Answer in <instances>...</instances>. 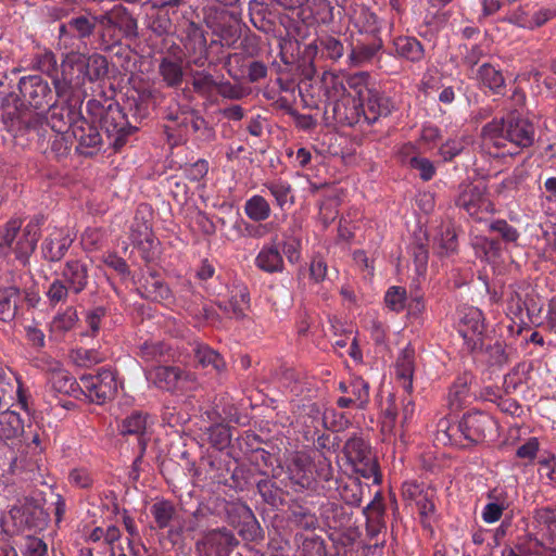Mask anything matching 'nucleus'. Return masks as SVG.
<instances>
[{"instance_id": "f257e3e1", "label": "nucleus", "mask_w": 556, "mask_h": 556, "mask_svg": "<svg viewBox=\"0 0 556 556\" xmlns=\"http://www.w3.org/2000/svg\"><path fill=\"white\" fill-rule=\"evenodd\" d=\"M534 142V127L516 113L493 119L481 131L482 149L493 157L514 156Z\"/></svg>"}, {"instance_id": "f03ea898", "label": "nucleus", "mask_w": 556, "mask_h": 556, "mask_svg": "<svg viewBox=\"0 0 556 556\" xmlns=\"http://www.w3.org/2000/svg\"><path fill=\"white\" fill-rule=\"evenodd\" d=\"M22 219L12 218L0 228V256L25 266L34 253L40 238L38 223L29 222L22 228Z\"/></svg>"}, {"instance_id": "7ed1b4c3", "label": "nucleus", "mask_w": 556, "mask_h": 556, "mask_svg": "<svg viewBox=\"0 0 556 556\" xmlns=\"http://www.w3.org/2000/svg\"><path fill=\"white\" fill-rule=\"evenodd\" d=\"M440 425L445 427L441 432L445 434L448 442L460 447L483 442L489 433L496 432L495 420L482 412L465 414L457 425L448 426L445 421Z\"/></svg>"}, {"instance_id": "20e7f679", "label": "nucleus", "mask_w": 556, "mask_h": 556, "mask_svg": "<svg viewBox=\"0 0 556 556\" xmlns=\"http://www.w3.org/2000/svg\"><path fill=\"white\" fill-rule=\"evenodd\" d=\"M368 74L357 73L351 75L348 79V86L356 92L359 98L362 122L370 125L380 117L388 116L393 110L392 101L367 86Z\"/></svg>"}, {"instance_id": "39448f33", "label": "nucleus", "mask_w": 556, "mask_h": 556, "mask_svg": "<svg viewBox=\"0 0 556 556\" xmlns=\"http://www.w3.org/2000/svg\"><path fill=\"white\" fill-rule=\"evenodd\" d=\"M343 453L356 472L366 479L372 478L376 483L380 482L378 460L370 445L361 435L354 433L350 437L343 446Z\"/></svg>"}, {"instance_id": "423d86ee", "label": "nucleus", "mask_w": 556, "mask_h": 556, "mask_svg": "<svg viewBox=\"0 0 556 556\" xmlns=\"http://www.w3.org/2000/svg\"><path fill=\"white\" fill-rule=\"evenodd\" d=\"M332 87L337 91L339 89L342 94L336 101L328 103L325 106V115L327 118H332L333 122L341 126H354L362 123L359 98L355 94H345V88L342 83H338L332 77Z\"/></svg>"}, {"instance_id": "0eeeda50", "label": "nucleus", "mask_w": 556, "mask_h": 556, "mask_svg": "<svg viewBox=\"0 0 556 556\" xmlns=\"http://www.w3.org/2000/svg\"><path fill=\"white\" fill-rule=\"evenodd\" d=\"M18 90L30 108L45 113L55 101V94L50 84L39 75L25 76L20 79Z\"/></svg>"}, {"instance_id": "6e6552de", "label": "nucleus", "mask_w": 556, "mask_h": 556, "mask_svg": "<svg viewBox=\"0 0 556 556\" xmlns=\"http://www.w3.org/2000/svg\"><path fill=\"white\" fill-rule=\"evenodd\" d=\"M186 37L182 41L189 63L201 68L205 65H216L217 62L210 60V49L217 45V40L207 43L205 30L195 22L188 23L185 30Z\"/></svg>"}, {"instance_id": "1a4fd4ad", "label": "nucleus", "mask_w": 556, "mask_h": 556, "mask_svg": "<svg viewBox=\"0 0 556 556\" xmlns=\"http://www.w3.org/2000/svg\"><path fill=\"white\" fill-rule=\"evenodd\" d=\"M239 541L235 533L223 527L204 532L195 542L198 556H230Z\"/></svg>"}, {"instance_id": "9d476101", "label": "nucleus", "mask_w": 556, "mask_h": 556, "mask_svg": "<svg viewBox=\"0 0 556 556\" xmlns=\"http://www.w3.org/2000/svg\"><path fill=\"white\" fill-rule=\"evenodd\" d=\"M78 387L91 402L97 404L112 400L117 391L115 375L109 369H103L97 375L81 376Z\"/></svg>"}, {"instance_id": "9b49d317", "label": "nucleus", "mask_w": 556, "mask_h": 556, "mask_svg": "<svg viewBox=\"0 0 556 556\" xmlns=\"http://www.w3.org/2000/svg\"><path fill=\"white\" fill-rule=\"evenodd\" d=\"M455 204L478 220L493 212V204L486 197V187L482 184L462 186Z\"/></svg>"}, {"instance_id": "f8f14e48", "label": "nucleus", "mask_w": 556, "mask_h": 556, "mask_svg": "<svg viewBox=\"0 0 556 556\" xmlns=\"http://www.w3.org/2000/svg\"><path fill=\"white\" fill-rule=\"evenodd\" d=\"M106 113L102 117L101 127L109 137H115L113 146L118 149L124 146L125 138L137 129L129 121L124 108L115 101H106Z\"/></svg>"}, {"instance_id": "ddd939ff", "label": "nucleus", "mask_w": 556, "mask_h": 556, "mask_svg": "<svg viewBox=\"0 0 556 556\" xmlns=\"http://www.w3.org/2000/svg\"><path fill=\"white\" fill-rule=\"evenodd\" d=\"M72 135L77 140L76 152L92 156L97 154L102 146V137L98 128L84 117L83 115L74 123Z\"/></svg>"}, {"instance_id": "4468645a", "label": "nucleus", "mask_w": 556, "mask_h": 556, "mask_svg": "<svg viewBox=\"0 0 556 556\" xmlns=\"http://www.w3.org/2000/svg\"><path fill=\"white\" fill-rule=\"evenodd\" d=\"M129 239L132 245L141 252V256L147 263L156 257L160 242L154 237L148 222L135 218L130 226Z\"/></svg>"}, {"instance_id": "2eb2a0df", "label": "nucleus", "mask_w": 556, "mask_h": 556, "mask_svg": "<svg viewBox=\"0 0 556 556\" xmlns=\"http://www.w3.org/2000/svg\"><path fill=\"white\" fill-rule=\"evenodd\" d=\"M137 291L142 298L157 303H172L174 300L170 288L155 270H149L141 276Z\"/></svg>"}, {"instance_id": "dca6fc26", "label": "nucleus", "mask_w": 556, "mask_h": 556, "mask_svg": "<svg viewBox=\"0 0 556 556\" xmlns=\"http://www.w3.org/2000/svg\"><path fill=\"white\" fill-rule=\"evenodd\" d=\"M80 105L77 104V101L74 103L61 102L60 104L54 101L53 106L47 111L49 113L47 123L52 130L59 134L72 130L74 123L81 116Z\"/></svg>"}, {"instance_id": "f3484780", "label": "nucleus", "mask_w": 556, "mask_h": 556, "mask_svg": "<svg viewBox=\"0 0 556 556\" xmlns=\"http://www.w3.org/2000/svg\"><path fill=\"white\" fill-rule=\"evenodd\" d=\"M311 457L296 453L288 466V479L295 492L308 490L314 484Z\"/></svg>"}, {"instance_id": "a211bd4d", "label": "nucleus", "mask_w": 556, "mask_h": 556, "mask_svg": "<svg viewBox=\"0 0 556 556\" xmlns=\"http://www.w3.org/2000/svg\"><path fill=\"white\" fill-rule=\"evenodd\" d=\"M458 331L464 338L469 351L481 349L482 333L484 331L481 312L477 308H470L460 318Z\"/></svg>"}, {"instance_id": "6ab92c4d", "label": "nucleus", "mask_w": 556, "mask_h": 556, "mask_svg": "<svg viewBox=\"0 0 556 556\" xmlns=\"http://www.w3.org/2000/svg\"><path fill=\"white\" fill-rule=\"evenodd\" d=\"M39 113L33 114L16 103L2 106V122L9 131H22L34 128L39 121Z\"/></svg>"}, {"instance_id": "aec40b11", "label": "nucleus", "mask_w": 556, "mask_h": 556, "mask_svg": "<svg viewBox=\"0 0 556 556\" xmlns=\"http://www.w3.org/2000/svg\"><path fill=\"white\" fill-rule=\"evenodd\" d=\"M147 377L156 388L175 391L179 382L190 379L191 375L178 366H154L147 372Z\"/></svg>"}, {"instance_id": "412c9836", "label": "nucleus", "mask_w": 556, "mask_h": 556, "mask_svg": "<svg viewBox=\"0 0 556 556\" xmlns=\"http://www.w3.org/2000/svg\"><path fill=\"white\" fill-rule=\"evenodd\" d=\"M74 238L64 228H54L45 239L42 251L49 262L62 260L72 245Z\"/></svg>"}, {"instance_id": "4be33fe9", "label": "nucleus", "mask_w": 556, "mask_h": 556, "mask_svg": "<svg viewBox=\"0 0 556 556\" xmlns=\"http://www.w3.org/2000/svg\"><path fill=\"white\" fill-rule=\"evenodd\" d=\"M64 281L73 293L83 292L89 280V265L81 260H68L62 270Z\"/></svg>"}, {"instance_id": "5701e85b", "label": "nucleus", "mask_w": 556, "mask_h": 556, "mask_svg": "<svg viewBox=\"0 0 556 556\" xmlns=\"http://www.w3.org/2000/svg\"><path fill=\"white\" fill-rule=\"evenodd\" d=\"M21 438L27 441L24 433V422L21 416L12 410H4L0 413V441L9 444H15L16 441L21 442Z\"/></svg>"}, {"instance_id": "b1692460", "label": "nucleus", "mask_w": 556, "mask_h": 556, "mask_svg": "<svg viewBox=\"0 0 556 556\" xmlns=\"http://www.w3.org/2000/svg\"><path fill=\"white\" fill-rule=\"evenodd\" d=\"M73 68V63H63L61 76H53L55 102L60 99L63 103H74L75 101H77V104L83 103L80 97L76 94V86L73 84L71 73L68 72V70Z\"/></svg>"}, {"instance_id": "393cba45", "label": "nucleus", "mask_w": 556, "mask_h": 556, "mask_svg": "<svg viewBox=\"0 0 556 556\" xmlns=\"http://www.w3.org/2000/svg\"><path fill=\"white\" fill-rule=\"evenodd\" d=\"M258 475L261 479L255 482V486L263 502L273 508L283 505L287 492L277 484L274 476L269 477L263 470H260Z\"/></svg>"}, {"instance_id": "a878e982", "label": "nucleus", "mask_w": 556, "mask_h": 556, "mask_svg": "<svg viewBox=\"0 0 556 556\" xmlns=\"http://www.w3.org/2000/svg\"><path fill=\"white\" fill-rule=\"evenodd\" d=\"M182 63L180 56L177 59L164 56L160 60L157 73L166 87L178 89L182 85L185 78Z\"/></svg>"}, {"instance_id": "bb28decb", "label": "nucleus", "mask_w": 556, "mask_h": 556, "mask_svg": "<svg viewBox=\"0 0 556 556\" xmlns=\"http://www.w3.org/2000/svg\"><path fill=\"white\" fill-rule=\"evenodd\" d=\"M77 66V70L84 73L85 77L91 81H98L104 79L109 74V61L108 59L99 53H92L87 59H78L76 62H72Z\"/></svg>"}, {"instance_id": "cd10ccee", "label": "nucleus", "mask_w": 556, "mask_h": 556, "mask_svg": "<svg viewBox=\"0 0 556 556\" xmlns=\"http://www.w3.org/2000/svg\"><path fill=\"white\" fill-rule=\"evenodd\" d=\"M139 356L146 363H168L174 361L176 351L165 341H147L140 345Z\"/></svg>"}, {"instance_id": "c85d7f7f", "label": "nucleus", "mask_w": 556, "mask_h": 556, "mask_svg": "<svg viewBox=\"0 0 556 556\" xmlns=\"http://www.w3.org/2000/svg\"><path fill=\"white\" fill-rule=\"evenodd\" d=\"M218 307L229 317L243 319L250 309V292L247 287H236L227 303H218Z\"/></svg>"}, {"instance_id": "c756f323", "label": "nucleus", "mask_w": 556, "mask_h": 556, "mask_svg": "<svg viewBox=\"0 0 556 556\" xmlns=\"http://www.w3.org/2000/svg\"><path fill=\"white\" fill-rule=\"evenodd\" d=\"M21 301L22 293L17 287L0 288V320L3 323L13 321Z\"/></svg>"}, {"instance_id": "7c9ffc66", "label": "nucleus", "mask_w": 556, "mask_h": 556, "mask_svg": "<svg viewBox=\"0 0 556 556\" xmlns=\"http://www.w3.org/2000/svg\"><path fill=\"white\" fill-rule=\"evenodd\" d=\"M288 521L294 527L306 531H313L319 526L315 513L298 501H293L289 506Z\"/></svg>"}, {"instance_id": "2f4dec72", "label": "nucleus", "mask_w": 556, "mask_h": 556, "mask_svg": "<svg viewBox=\"0 0 556 556\" xmlns=\"http://www.w3.org/2000/svg\"><path fill=\"white\" fill-rule=\"evenodd\" d=\"M113 27L117 28L125 38L136 39L139 37L137 18L123 4L113 7Z\"/></svg>"}, {"instance_id": "473e14b6", "label": "nucleus", "mask_w": 556, "mask_h": 556, "mask_svg": "<svg viewBox=\"0 0 556 556\" xmlns=\"http://www.w3.org/2000/svg\"><path fill=\"white\" fill-rule=\"evenodd\" d=\"M255 262L260 269L269 274L283 270V260L276 244L264 247L256 256Z\"/></svg>"}, {"instance_id": "72a5a7b5", "label": "nucleus", "mask_w": 556, "mask_h": 556, "mask_svg": "<svg viewBox=\"0 0 556 556\" xmlns=\"http://www.w3.org/2000/svg\"><path fill=\"white\" fill-rule=\"evenodd\" d=\"M414 358V350L406 348L401 352L395 364L396 378L403 381V386L407 391H410L413 388Z\"/></svg>"}, {"instance_id": "f704fd0d", "label": "nucleus", "mask_w": 556, "mask_h": 556, "mask_svg": "<svg viewBox=\"0 0 556 556\" xmlns=\"http://www.w3.org/2000/svg\"><path fill=\"white\" fill-rule=\"evenodd\" d=\"M194 357L202 368L212 367L217 374L226 370L227 366L223 356L208 345H198L194 350Z\"/></svg>"}, {"instance_id": "c9c22d12", "label": "nucleus", "mask_w": 556, "mask_h": 556, "mask_svg": "<svg viewBox=\"0 0 556 556\" xmlns=\"http://www.w3.org/2000/svg\"><path fill=\"white\" fill-rule=\"evenodd\" d=\"M396 52L402 58L412 62H419L424 59V47L414 37H399L394 41Z\"/></svg>"}, {"instance_id": "e433bc0d", "label": "nucleus", "mask_w": 556, "mask_h": 556, "mask_svg": "<svg viewBox=\"0 0 556 556\" xmlns=\"http://www.w3.org/2000/svg\"><path fill=\"white\" fill-rule=\"evenodd\" d=\"M321 518L331 529H338L345 526L350 521L349 515L344 507L336 502H328L321 507Z\"/></svg>"}, {"instance_id": "4c0bfd02", "label": "nucleus", "mask_w": 556, "mask_h": 556, "mask_svg": "<svg viewBox=\"0 0 556 556\" xmlns=\"http://www.w3.org/2000/svg\"><path fill=\"white\" fill-rule=\"evenodd\" d=\"M478 77L482 85L493 92L501 93L505 89V79L502 72L489 63L480 66Z\"/></svg>"}, {"instance_id": "58836bf2", "label": "nucleus", "mask_w": 556, "mask_h": 556, "mask_svg": "<svg viewBox=\"0 0 556 556\" xmlns=\"http://www.w3.org/2000/svg\"><path fill=\"white\" fill-rule=\"evenodd\" d=\"M217 80L206 71L191 72V86L193 91L201 97H208L216 91Z\"/></svg>"}, {"instance_id": "ea45409f", "label": "nucleus", "mask_w": 556, "mask_h": 556, "mask_svg": "<svg viewBox=\"0 0 556 556\" xmlns=\"http://www.w3.org/2000/svg\"><path fill=\"white\" fill-rule=\"evenodd\" d=\"M148 415L140 412H134L124 418L118 427L122 435H142L147 429Z\"/></svg>"}, {"instance_id": "a19ab883", "label": "nucleus", "mask_w": 556, "mask_h": 556, "mask_svg": "<svg viewBox=\"0 0 556 556\" xmlns=\"http://www.w3.org/2000/svg\"><path fill=\"white\" fill-rule=\"evenodd\" d=\"M245 214L254 222H262L269 217L270 206L262 195H254L247 201Z\"/></svg>"}, {"instance_id": "79ce46f5", "label": "nucleus", "mask_w": 556, "mask_h": 556, "mask_svg": "<svg viewBox=\"0 0 556 556\" xmlns=\"http://www.w3.org/2000/svg\"><path fill=\"white\" fill-rule=\"evenodd\" d=\"M339 493L345 504L359 507L363 500V485L358 479H349L348 482L339 486Z\"/></svg>"}, {"instance_id": "37998d69", "label": "nucleus", "mask_w": 556, "mask_h": 556, "mask_svg": "<svg viewBox=\"0 0 556 556\" xmlns=\"http://www.w3.org/2000/svg\"><path fill=\"white\" fill-rule=\"evenodd\" d=\"M73 362L81 367L97 365L105 359V354L98 349L79 348L71 353Z\"/></svg>"}, {"instance_id": "c03bdc74", "label": "nucleus", "mask_w": 556, "mask_h": 556, "mask_svg": "<svg viewBox=\"0 0 556 556\" xmlns=\"http://www.w3.org/2000/svg\"><path fill=\"white\" fill-rule=\"evenodd\" d=\"M213 34L218 38L217 43L231 47L240 38L241 29L238 24L218 23Z\"/></svg>"}, {"instance_id": "a18cd8bd", "label": "nucleus", "mask_w": 556, "mask_h": 556, "mask_svg": "<svg viewBox=\"0 0 556 556\" xmlns=\"http://www.w3.org/2000/svg\"><path fill=\"white\" fill-rule=\"evenodd\" d=\"M151 514L160 529L169 526L173 517L176 514L175 506L169 501L156 502L151 507Z\"/></svg>"}, {"instance_id": "49530a36", "label": "nucleus", "mask_w": 556, "mask_h": 556, "mask_svg": "<svg viewBox=\"0 0 556 556\" xmlns=\"http://www.w3.org/2000/svg\"><path fill=\"white\" fill-rule=\"evenodd\" d=\"M187 121L190 124L189 128L198 139L203 141H211L214 139V129L208 126V123L199 114L198 111L191 110V116Z\"/></svg>"}, {"instance_id": "de8ad7c7", "label": "nucleus", "mask_w": 556, "mask_h": 556, "mask_svg": "<svg viewBox=\"0 0 556 556\" xmlns=\"http://www.w3.org/2000/svg\"><path fill=\"white\" fill-rule=\"evenodd\" d=\"M275 198L278 206L283 207L287 203H293L292 189L290 184L282 180L268 181L264 185Z\"/></svg>"}, {"instance_id": "09e8293b", "label": "nucleus", "mask_w": 556, "mask_h": 556, "mask_svg": "<svg viewBox=\"0 0 556 556\" xmlns=\"http://www.w3.org/2000/svg\"><path fill=\"white\" fill-rule=\"evenodd\" d=\"M340 437L330 433L318 434L314 441V447L323 458L328 457L330 454H337L340 448Z\"/></svg>"}, {"instance_id": "8fccbe9b", "label": "nucleus", "mask_w": 556, "mask_h": 556, "mask_svg": "<svg viewBox=\"0 0 556 556\" xmlns=\"http://www.w3.org/2000/svg\"><path fill=\"white\" fill-rule=\"evenodd\" d=\"M323 54L332 61H338L344 53L343 43L333 36L325 35L318 38Z\"/></svg>"}, {"instance_id": "3c124183", "label": "nucleus", "mask_w": 556, "mask_h": 556, "mask_svg": "<svg viewBox=\"0 0 556 556\" xmlns=\"http://www.w3.org/2000/svg\"><path fill=\"white\" fill-rule=\"evenodd\" d=\"M72 143L68 138L64 135V132L53 136V139L50 142V148L48 151V155L56 161H61L68 156L71 152Z\"/></svg>"}, {"instance_id": "603ef678", "label": "nucleus", "mask_w": 556, "mask_h": 556, "mask_svg": "<svg viewBox=\"0 0 556 556\" xmlns=\"http://www.w3.org/2000/svg\"><path fill=\"white\" fill-rule=\"evenodd\" d=\"M24 517L25 525L29 530H42L47 526L48 515L38 505L26 507Z\"/></svg>"}, {"instance_id": "864d4df0", "label": "nucleus", "mask_w": 556, "mask_h": 556, "mask_svg": "<svg viewBox=\"0 0 556 556\" xmlns=\"http://www.w3.org/2000/svg\"><path fill=\"white\" fill-rule=\"evenodd\" d=\"M78 321L77 311L74 307H67L64 313L53 318L52 330L58 332H66L74 328Z\"/></svg>"}, {"instance_id": "5fc2aeb1", "label": "nucleus", "mask_w": 556, "mask_h": 556, "mask_svg": "<svg viewBox=\"0 0 556 556\" xmlns=\"http://www.w3.org/2000/svg\"><path fill=\"white\" fill-rule=\"evenodd\" d=\"M68 28L80 39L90 37L96 29V22L85 15L73 17L68 21Z\"/></svg>"}, {"instance_id": "6e6d98bb", "label": "nucleus", "mask_w": 556, "mask_h": 556, "mask_svg": "<svg viewBox=\"0 0 556 556\" xmlns=\"http://www.w3.org/2000/svg\"><path fill=\"white\" fill-rule=\"evenodd\" d=\"M52 389L62 394H72L76 389V381L65 371H56L50 378Z\"/></svg>"}, {"instance_id": "4d7b16f0", "label": "nucleus", "mask_w": 556, "mask_h": 556, "mask_svg": "<svg viewBox=\"0 0 556 556\" xmlns=\"http://www.w3.org/2000/svg\"><path fill=\"white\" fill-rule=\"evenodd\" d=\"M352 399L356 403L358 408H365L369 401V386L362 379L356 378L349 384Z\"/></svg>"}, {"instance_id": "13d9d810", "label": "nucleus", "mask_w": 556, "mask_h": 556, "mask_svg": "<svg viewBox=\"0 0 556 556\" xmlns=\"http://www.w3.org/2000/svg\"><path fill=\"white\" fill-rule=\"evenodd\" d=\"M34 67L51 77L56 75V58L52 51L38 53L34 59Z\"/></svg>"}, {"instance_id": "bf43d9fd", "label": "nucleus", "mask_w": 556, "mask_h": 556, "mask_svg": "<svg viewBox=\"0 0 556 556\" xmlns=\"http://www.w3.org/2000/svg\"><path fill=\"white\" fill-rule=\"evenodd\" d=\"M301 553L303 556H327L326 543L317 535L305 538L302 541Z\"/></svg>"}, {"instance_id": "052dcab7", "label": "nucleus", "mask_w": 556, "mask_h": 556, "mask_svg": "<svg viewBox=\"0 0 556 556\" xmlns=\"http://www.w3.org/2000/svg\"><path fill=\"white\" fill-rule=\"evenodd\" d=\"M406 290L402 287H391L384 296V302L389 308L394 312H400L405 307Z\"/></svg>"}, {"instance_id": "680f3d73", "label": "nucleus", "mask_w": 556, "mask_h": 556, "mask_svg": "<svg viewBox=\"0 0 556 556\" xmlns=\"http://www.w3.org/2000/svg\"><path fill=\"white\" fill-rule=\"evenodd\" d=\"M208 441L218 448H225L230 442L229 429L223 425H215L208 428Z\"/></svg>"}, {"instance_id": "e2e57ef3", "label": "nucleus", "mask_w": 556, "mask_h": 556, "mask_svg": "<svg viewBox=\"0 0 556 556\" xmlns=\"http://www.w3.org/2000/svg\"><path fill=\"white\" fill-rule=\"evenodd\" d=\"M153 91L147 90L139 94L138 99H132L128 101L129 110L135 112L132 113V118L137 122L139 118H143L148 115V101L152 99Z\"/></svg>"}, {"instance_id": "0e129e2a", "label": "nucleus", "mask_w": 556, "mask_h": 556, "mask_svg": "<svg viewBox=\"0 0 556 556\" xmlns=\"http://www.w3.org/2000/svg\"><path fill=\"white\" fill-rule=\"evenodd\" d=\"M70 291V286L64 280L56 279L50 285L47 296L51 304H56L64 302Z\"/></svg>"}, {"instance_id": "69168bd1", "label": "nucleus", "mask_w": 556, "mask_h": 556, "mask_svg": "<svg viewBox=\"0 0 556 556\" xmlns=\"http://www.w3.org/2000/svg\"><path fill=\"white\" fill-rule=\"evenodd\" d=\"M24 556H46L47 545L46 543L34 535H26L24 539Z\"/></svg>"}, {"instance_id": "338daca9", "label": "nucleus", "mask_w": 556, "mask_h": 556, "mask_svg": "<svg viewBox=\"0 0 556 556\" xmlns=\"http://www.w3.org/2000/svg\"><path fill=\"white\" fill-rule=\"evenodd\" d=\"M217 93L229 100H240L245 96L244 89L239 85H233L230 81H218L216 87Z\"/></svg>"}, {"instance_id": "774afa93", "label": "nucleus", "mask_w": 556, "mask_h": 556, "mask_svg": "<svg viewBox=\"0 0 556 556\" xmlns=\"http://www.w3.org/2000/svg\"><path fill=\"white\" fill-rule=\"evenodd\" d=\"M434 490L431 488H426L420 497L415 501L416 506L418 507L419 514L421 517H428L429 515L434 513Z\"/></svg>"}]
</instances>
